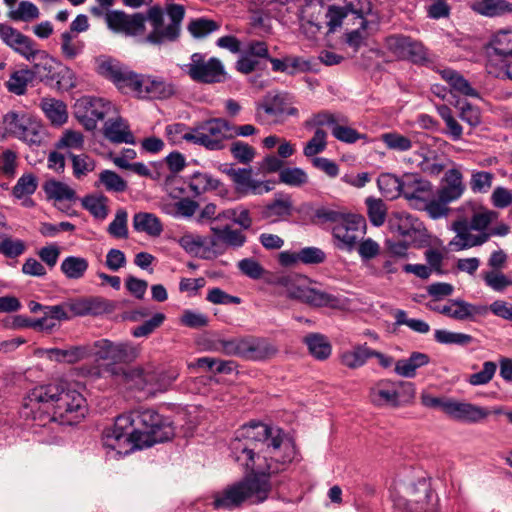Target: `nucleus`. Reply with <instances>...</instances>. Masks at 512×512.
Wrapping results in <instances>:
<instances>
[{
	"mask_svg": "<svg viewBox=\"0 0 512 512\" xmlns=\"http://www.w3.org/2000/svg\"><path fill=\"white\" fill-rule=\"evenodd\" d=\"M283 439L282 429L262 422L251 421L241 426L230 442V455L251 474L215 493L213 508L233 510L244 503L264 502L271 490L269 475L276 472L267 458L280 449Z\"/></svg>",
	"mask_w": 512,
	"mask_h": 512,
	"instance_id": "1",
	"label": "nucleus"
},
{
	"mask_svg": "<svg viewBox=\"0 0 512 512\" xmlns=\"http://www.w3.org/2000/svg\"><path fill=\"white\" fill-rule=\"evenodd\" d=\"M88 412L85 397L66 380H59L31 389L23 399L20 415L38 421L40 426L50 422L74 425Z\"/></svg>",
	"mask_w": 512,
	"mask_h": 512,
	"instance_id": "2",
	"label": "nucleus"
},
{
	"mask_svg": "<svg viewBox=\"0 0 512 512\" xmlns=\"http://www.w3.org/2000/svg\"><path fill=\"white\" fill-rule=\"evenodd\" d=\"M173 436L174 427L168 418L151 408L137 409L115 418L112 429L105 432L103 444L118 453H122L124 446H129L124 452L127 454L134 449L168 441Z\"/></svg>",
	"mask_w": 512,
	"mask_h": 512,
	"instance_id": "3",
	"label": "nucleus"
},
{
	"mask_svg": "<svg viewBox=\"0 0 512 512\" xmlns=\"http://www.w3.org/2000/svg\"><path fill=\"white\" fill-rule=\"evenodd\" d=\"M184 16L183 5L170 3L165 6V9L159 5L151 6L146 16L142 13L129 15L123 11H112L106 15V22L115 32L136 36L144 33L147 20L152 30L146 36V41L153 45H162L179 38Z\"/></svg>",
	"mask_w": 512,
	"mask_h": 512,
	"instance_id": "4",
	"label": "nucleus"
},
{
	"mask_svg": "<svg viewBox=\"0 0 512 512\" xmlns=\"http://www.w3.org/2000/svg\"><path fill=\"white\" fill-rule=\"evenodd\" d=\"M97 72L123 93H133L140 99H168L175 93L174 85L163 77L135 73L111 58L98 59Z\"/></svg>",
	"mask_w": 512,
	"mask_h": 512,
	"instance_id": "5",
	"label": "nucleus"
},
{
	"mask_svg": "<svg viewBox=\"0 0 512 512\" xmlns=\"http://www.w3.org/2000/svg\"><path fill=\"white\" fill-rule=\"evenodd\" d=\"M370 403L382 409H398L410 405L415 398V386L411 382L381 379L369 389Z\"/></svg>",
	"mask_w": 512,
	"mask_h": 512,
	"instance_id": "6",
	"label": "nucleus"
},
{
	"mask_svg": "<svg viewBox=\"0 0 512 512\" xmlns=\"http://www.w3.org/2000/svg\"><path fill=\"white\" fill-rule=\"evenodd\" d=\"M487 56L489 74L512 79V30H502L493 35Z\"/></svg>",
	"mask_w": 512,
	"mask_h": 512,
	"instance_id": "7",
	"label": "nucleus"
},
{
	"mask_svg": "<svg viewBox=\"0 0 512 512\" xmlns=\"http://www.w3.org/2000/svg\"><path fill=\"white\" fill-rule=\"evenodd\" d=\"M219 346L225 355L248 360H262L274 352L265 339L251 335L220 340Z\"/></svg>",
	"mask_w": 512,
	"mask_h": 512,
	"instance_id": "8",
	"label": "nucleus"
},
{
	"mask_svg": "<svg viewBox=\"0 0 512 512\" xmlns=\"http://www.w3.org/2000/svg\"><path fill=\"white\" fill-rule=\"evenodd\" d=\"M230 122L225 118H210L194 127V136H189L192 143L208 151H221L229 140Z\"/></svg>",
	"mask_w": 512,
	"mask_h": 512,
	"instance_id": "9",
	"label": "nucleus"
},
{
	"mask_svg": "<svg viewBox=\"0 0 512 512\" xmlns=\"http://www.w3.org/2000/svg\"><path fill=\"white\" fill-rule=\"evenodd\" d=\"M290 299L313 307L339 308L342 306L339 297L311 287L310 279L301 275L290 274Z\"/></svg>",
	"mask_w": 512,
	"mask_h": 512,
	"instance_id": "10",
	"label": "nucleus"
},
{
	"mask_svg": "<svg viewBox=\"0 0 512 512\" xmlns=\"http://www.w3.org/2000/svg\"><path fill=\"white\" fill-rule=\"evenodd\" d=\"M184 71L192 80L199 83H222L227 79L223 63L215 57L206 58L202 53H193Z\"/></svg>",
	"mask_w": 512,
	"mask_h": 512,
	"instance_id": "11",
	"label": "nucleus"
},
{
	"mask_svg": "<svg viewBox=\"0 0 512 512\" xmlns=\"http://www.w3.org/2000/svg\"><path fill=\"white\" fill-rule=\"evenodd\" d=\"M89 348L90 355L113 364H129L139 355L138 348L129 341L114 342L110 339L102 338L94 341Z\"/></svg>",
	"mask_w": 512,
	"mask_h": 512,
	"instance_id": "12",
	"label": "nucleus"
},
{
	"mask_svg": "<svg viewBox=\"0 0 512 512\" xmlns=\"http://www.w3.org/2000/svg\"><path fill=\"white\" fill-rule=\"evenodd\" d=\"M4 123L18 139L29 145L41 144L43 126L31 114L24 111H10L4 116Z\"/></svg>",
	"mask_w": 512,
	"mask_h": 512,
	"instance_id": "13",
	"label": "nucleus"
},
{
	"mask_svg": "<svg viewBox=\"0 0 512 512\" xmlns=\"http://www.w3.org/2000/svg\"><path fill=\"white\" fill-rule=\"evenodd\" d=\"M366 220L358 214H347L338 224L333 226L332 234L336 246L345 251H352L366 233Z\"/></svg>",
	"mask_w": 512,
	"mask_h": 512,
	"instance_id": "14",
	"label": "nucleus"
},
{
	"mask_svg": "<svg viewBox=\"0 0 512 512\" xmlns=\"http://www.w3.org/2000/svg\"><path fill=\"white\" fill-rule=\"evenodd\" d=\"M386 49L397 59L409 60L415 64L427 61V51L418 41L404 35H391L385 39Z\"/></svg>",
	"mask_w": 512,
	"mask_h": 512,
	"instance_id": "15",
	"label": "nucleus"
},
{
	"mask_svg": "<svg viewBox=\"0 0 512 512\" xmlns=\"http://www.w3.org/2000/svg\"><path fill=\"white\" fill-rule=\"evenodd\" d=\"M402 185V196L414 209L421 210L428 198L434 196V187L431 182L417 173L404 174Z\"/></svg>",
	"mask_w": 512,
	"mask_h": 512,
	"instance_id": "16",
	"label": "nucleus"
},
{
	"mask_svg": "<svg viewBox=\"0 0 512 512\" xmlns=\"http://www.w3.org/2000/svg\"><path fill=\"white\" fill-rule=\"evenodd\" d=\"M113 110V104L100 97H85L78 105L77 117L87 130H94L97 123Z\"/></svg>",
	"mask_w": 512,
	"mask_h": 512,
	"instance_id": "17",
	"label": "nucleus"
},
{
	"mask_svg": "<svg viewBox=\"0 0 512 512\" xmlns=\"http://www.w3.org/2000/svg\"><path fill=\"white\" fill-rule=\"evenodd\" d=\"M323 4L319 0H305L299 20L301 32L310 40H315L322 29Z\"/></svg>",
	"mask_w": 512,
	"mask_h": 512,
	"instance_id": "18",
	"label": "nucleus"
},
{
	"mask_svg": "<svg viewBox=\"0 0 512 512\" xmlns=\"http://www.w3.org/2000/svg\"><path fill=\"white\" fill-rule=\"evenodd\" d=\"M388 225L393 233L411 240L423 237L426 231L424 224L406 211L392 213Z\"/></svg>",
	"mask_w": 512,
	"mask_h": 512,
	"instance_id": "19",
	"label": "nucleus"
},
{
	"mask_svg": "<svg viewBox=\"0 0 512 512\" xmlns=\"http://www.w3.org/2000/svg\"><path fill=\"white\" fill-rule=\"evenodd\" d=\"M419 486H426V483L423 479H419L417 482H415L412 478H399L396 482V487L398 492L402 495L393 496L395 506L405 510L406 512H422L426 505L425 502L407 498L415 495L419 489Z\"/></svg>",
	"mask_w": 512,
	"mask_h": 512,
	"instance_id": "20",
	"label": "nucleus"
},
{
	"mask_svg": "<svg viewBox=\"0 0 512 512\" xmlns=\"http://www.w3.org/2000/svg\"><path fill=\"white\" fill-rule=\"evenodd\" d=\"M429 308L458 321L472 320L486 312V306L473 305L460 299H452L444 305H429Z\"/></svg>",
	"mask_w": 512,
	"mask_h": 512,
	"instance_id": "21",
	"label": "nucleus"
},
{
	"mask_svg": "<svg viewBox=\"0 0 512 512\" xmlns=\"http://www.w3.org/2000/svg\"><path fill=\"white\" fill-rule=\"evenodd\" d=\"M445 414L460 422L478 423L487 418L490 412L484 407L469 402L450 399L446 405Z\"/></svg>",
	"mask_w": 512,
	"mask_h": 512,
	"instance_id": "22",
	"label": "nucleus"
},
{
	"mask_svg": "<svg viewBox=\"0 0 512 512\" xmlns=\"http://www.w3.org/2000/svg\"><path fill=\"white\" fill-rule=\"evenodd\" d=\"M42 352L51 361L67 364H75L90 356V348L85 345L69 346L64 349L47 348Z\"/></svg>",
	"mask_w": 512,
	"mask_h": 512,
	"instance_id": "23",
	"label": "nucleus"
},
{
	"mask_svg": "<svg viewBox=\"0 0 512 512\" xmlns=\"http://www.w3.org/2000/svg\"><path fill=\"white\" fill-rule=\"evenodd\" d=\"M287 108V94L278 91L268 92L263 100L257 104L256 118H260V113L263 111L274 119H277L284 114Z\"/></svg>",
	"mask_w": 512,
	"mask_h": 512,
	"instance_id": "24",
	"label": "nucleus"
},
{
	"mask_svg": "<svg viewBox=\"0 0 512 512\" xmlns=\"http://www.w3.org/2000/svg\"><path fill=\"white\" fill-rule=\"evenodd\" d=\"M446 185L439 191V197L446 200V202H453L459 199L464 191L465 185L463 183V176L459 169H449L445 173Z\"/></svg>",
	"mask_w": 512,
	"mask_h": 512,
	"instance_id": "25",
	"label": "nucleus"
},
{
	"mask_svg": "<svg viewBox=\"0 0 512 512\" xmlns=\"http://www.w3.org/2000/svg\"><path fill=\"white\" fill-rule=\"evenodd\" d=\"M442 79L445 80L450 88L451 92L461 94L466 97L480 98L479 92L471 86L469 81L463 77L459 72L446 68L439 71Z\"/></svg>",
	"mask_w": 512,
	"mask_h": 512,
	"instance_id": "26",
	"label": "nucleus"
},
{
	"mask_svg": "<svg viewBox=\"0 0 512 512\" xmlns=\"http://www.w3.org/2000/svg\"><path fill=\"white\" fill-rule=\"evenodd\" d=\"M177 374L165 372L149 366L147 396H155L158 393L166 392L176 380Z\"/></svg>",
	"mask_w": 512,
	"mask_h": 512,
	"instance_id": "27",
	"label": "nucleus"
},
{
	"mask_svg": "<svg viewBox=\"0 0 512 512\" xmlns=\"http://www.w3.org/2000/svg\"><path fill=\"white\" fill-rule=\"evenodd\" d=\"M370 347L364 344L354 345L351 349L339 353L340 364L349 369H358L364 366L369 359Z\"/></svg>",
	"mask_w": 512,
	"mask_h": 512,
	"instance_id": "28",
	"label": "nucleus"
},
{
	"mask_svg": "<svg viewBox=\"0 0 512 512\" xmlns=\"http://www.w3.org/2000/svg\"><path fill=\"white\" fill-rule=\"evenodd\" d=\"M60 52L67 61H73L80 57L85 50L86 44L79 36L63 31L59 36Z\"/></svg>",
	"mask_w": 512,
	"mask_h": 512,
	"instance_id": "29",
	"label": "nucleus"
},
{
	"mask_svg": "<svg viewBox=\"0 0 512 512\" xmlns=\"http://www.w3.org/2000/svg\"><path fill=\"white\" fill-rule=\"evenodd\" d=\"M133 228L137 232L146 233L151 237H158L163 232L160 219L153 213L138 212L133 216Z\"/></svg>",
	"mask_w": 512,
	"mask_h": 512,
	"instance_id": "30",
	"label": "nucleus"
},
{
	"mask_svg": "<svg viewBox=\"0 0 512 512\" xmlns=\"http://www.w3.org/2000/svg\"><path fill=\"white\" fill-rule=\"evenodd\" d=\"M104 134L113 143H135V138L129 129V125L122 118L107 122Z\"/></svg>",
	"mask_w": 512,
	"mask_h": 512,
	"instance_id": "31",
	"label": "nucleus"
},
{
	"mask_svg": "<svg viewBox=\"0 0 512 512\" xmlns=\"http://www.w3.org/2000/svg\"><path fill=\"white\" fill-rule=\"evenodd\" d=\"M429 363V356L421 352H413L409 358L398 360L395 363L394 371L404 378H413L418 368Z\"/></svg>",
	"mask_w": 512,
	"mask_h": 512,
	"instance_id": "32",
	"label": "nucleus"
},
{
	"mask_svg": "<svg viewBox=\"0 0 512 512\" xmlns=\"http://www.w3.org/2000/svg\"><path fill=\"white\" fill-rule=\"evenodd\" d=\"M109 199L103 194H89L81 199L82 207L96 220L104 221L109 215Z\"/></svg>",
	"mask_w": 512,
	"mask_h": 512,
	"instance_id": "33",
	"label": "nucleus"
},
{
	"mask_svg": "<svg viewBox=\"0 0 512 512\" xmlns=\"http://www.w3.org/2000/svg\"><path fill=\"white\" fill-rule=\"evenodd\" d=\"M310 354L317 360L323 361L330 357L332 346L328 338L320 333H310L304 337Z\"/></svg>",
	"mask_w": 512,
	"mask_h": 512,
	"instance_id": "34",
	"label": "nucleus"
},
{
	"mask_svg": "<svg viewBox=\"0 0 512 512\" xmlns=\"http://www.w3.org/2000/svg\"><path fill=\"white\" fill-rule=\"evenodd\" d=\"M27 61L32 64L29 70L33 78L38 77L41 80L51 78L54 59L46 51L37 48Z\"/></svg>",
	"mask_w": 512,
	"mask_h": 512,
	"instance_id": "35",
	"label": "nucleus"
},
{
	"mask_svg": "<svg viewBox=\"0 0 512 512\" xmlns=\"http://www.w3.org/2000/svg\"><path fill=\"white\" fill-rule=\"evenodd\" d=\"M40 107L53 125L60 126L67 121V107L63 101L55 98H43Z\"/></svg>",
	"mask_w": 512,
	"mask_h": 512,
	"instance_id": "36",
	"label": "nucleus"
},
{
	"mask_svg": "<svg viewBox=\"0 0 512 512\" xmlns=\"http://www.w3.org/2000/svg\"><path fill=\"white\" fill-rule=\"evenodd\" d=\"M89 267V262L81 256H67L60 265V270L69 280H79L84 277Z\"/></svg>",
	"mask_w": 512,
	"mask_h": 512,
	"instance_id": "37",
	"label": "nucleus"
},
{
	"mask_svg": "<svg viewBox=\"0 0 512 512\" xmlns=\"http://www.w3.org/2000/svg\"><path fill=\"white\" fill-rule=\"evenodd\" d=\"M475 11L488 17H497L512 13V3L506 0H475Z\"/></svg>",
	"mask_w": 512,
	"mask_h": 512,
	"instance_id": "38",
	"label": "nucleus"
},
{
	"mask_svg": "<svg viewBox=\"0 0 512 512\" xmlns=\"http://www.w3.org/2000/svg\"><path fill=\"white\" fill-rule=\"evenodd\" d=\"M404 175L398 177L392 173H382L377 179L380 192L389 199H396L402 196Z\"/></svg>",
	"mask_w": 512,
	"mask_h": 512,
	"instance_id": "39",
	"label": "nucleus"
},
{
	"mask_svg": "<svg viewBox=\"0 0 512 512\" xmlns=\"http://www.w3.org/2000/svg\"><path fill=\"white\" fill-rule=\"evenodd\" d=\"M472 207L473 213L470 218V228L479 233L488 232L489 225L498 218V212L474 204Z\"/></svg>",
	"mask_w": 512,
	"mask_h": 512,
	"instance_id": "40",
	"label": "nucleus"
},
{
	"mask_svg": "<svg viewBox=\"0 0 512 512\" xmlns=\"http://www.w3.org/2000/svg\"><path fill=\"white\" fill-rule=\"evenodd\" d=\"M94 186L96 188H100L102 186L110 193H123L128 188L127 182L119 174L107 169L100 172L98 180L95 182Z\"/></svg>",
	"mask_w": 512,
	"mask_h": 512,
	"instance_id": "41",
	"label": "nucleus"
},
{
	"mask_svg": "<svg viewBox=\"0 0 512 512\" xmlns=\"http://www.w3.org/2000/svg\"><path fill=\"white\" fill-rule=\"evenodd\" d=\"M148 373L149 366L147 367H134L123 372V377L126 384L131 389L144 392L147 395L148 389Z\"/></svg>",
	"mask_w": 512,
	"mask_h": 512,
	"instance_id": "42",
	"label": "nucleus"
},
{
	"mask_svg": "<svg viewBox=\"0 0 512 512\" xmlns=\"http://www.w3.org/2000/svg\"><path fill=\"white\" fill-rule=\"evenodd\" d=\"M219 185L220 181L218 179L202 172L193 173L189 181L190 190L195 196H199L209 190H216Z\"/></svg>",
	"mask_w": 512,
	"mask_h": 512,
	"instance_id": "43",
	"label": "nucleus"
},
{
	"mask_svg": "<svg viewBox=\"0 0 512 512\" xmlns=\"http://www.w3.org/2000/svg\"><path fill=\"white\" fill-rule=\"evenodd\" d=\"M486 242L487 236L484 233L472 234L471 230H468L462 235H455L449 242V247L454 251H462L481 246Z\"/></svg>",
	"mask_w": 512,
	"mask_h": 512,
	"instance_id": "44",
	"label": "nucleus"
},
{
	"mask_svg": "<svg viewBox=\"0 0 512 512\" xmlns=\"http://www.w3.org/2000/svg\"><path fill=\"white\" fill-rule=\"evenodd\" d=\"M32 72L29 69H22L13 72L6 82V88L9 92L16 95H24L27 85L33 80Z\"/></svg>",
	"mask_w": 512,
	"mask_h": 512,
	"instance_id": "45",
	"label": "nucleus"
},
{
	"mask_svg": "<svg viewBox=\"0 0 512 512\" xmlns=\"http://www.w3.org/2000/svg\"><path fill=\"white\" fill-rule=\"evenodd\" d=\"M69 158L72 162L73 175L78 180H81L89 173L94 171L96 167L95 160L87 154L76 155L69 153Z\"/></svg>",
	"mask_w": 512,
	"mask_h": 512,
	"instance_id": "46",
	"label": "nucleus"
},
{
	"mask_svg": "<svg viewBox=\"0 0 512 512\" xmlns=\"http://www.w3.org/2000/svg\"><path fill=\"white\" fill-rule=\"evenodd\" d=\"M481 277L485 285L495 292L502 293L512 286V280L501 270L483 271Z\"/></svg>",
	"mask_w": 512,
	"mask_h": 512,
	"instance_id": "47",
	"label": "nucleus"
},
{
	"mask_svg": "<svg viewBox=\"0 0 512 512\" xmlns=\"http://www.w3.org/2000/svg\"><path fill=\"white\" fill-rule=\"evenodd\" d=\"M453 98H455V101H450V103L459 110V117L461 120L472 127L478 126L481 123V113L479 108L471 105L466 101L462 102L454 95Z\"/></svg>",
	"mask_w": 512,
	"mask_h": 512,
	"instance_id": "48",
	"label": "nucleus"
},
{
	"mask_svg": "<svg viewBox=\"0 0 512 512\" xmlns=\"http://www.w3.org/2000/svg\"><path fill=\"white\" fill-rule=\"evenodd\" d=\"M232 177L236 183L247 185L252 188L254 193H263L271 190V186L269 182L266 183H258L251 181V169L238 168L235 169L231 167Z\"/></svg>",
	"mask_w": 512,
	"mask_h": 512,
	"instance_id": "49",
	"label": "nucleus"
},
{
	"mask_svg": "<svg viewBox=\"0 0 512 512\" xmlns=\"http://www.w3.org/2000/svg\"><path fill=\"white\" fill-rule=\"evenodd\" d=\"M434 338L438 343L446 345L467 346L473 342V337L461 332H452L445 329L435 330Z\"/></svg>",
	"mask_w": 512,
	"mask_h": 512,
	"instance_id": "50",
	"label": "nucleus"
},
{
	"mask_svg": "<svg viewBox=\"0 0 512 512\" xmlns=\"http://www.w3.org/2000/svg\"><path fill=\"white\" fill-rule=\"evenodd\" d=\"M45 191L51 198L58 201L73 202L77 199L75 190L63 182L50 181L45 185Z\"/></svg>",
	"mask_w": 512,
	"mask_h": 512,
	"instance_id": "51",
	"label": "nucleus"
},
{
	"mask_svg": "<svg viewBox=\"0 0 512 512\" xmlns=\"http://www.w3.org/2000/svg\"><path fill=\"white\" fill-rule=\"evenodd\" d=\"M325 260V253L317 247H306L299 252L290 253V265L301 262L304 264H319Z\"/></svg>",
	"mask_w": 512,
	"mask_h": 512,
	"instance_id": "52",
	"label": "nucleus"
},
{
	"mask_svg": "<svg viewBox=\"0 0 512 512\" xmlns=\"http://www.w3.org/2000/svg\"><path fill=\"white\" fill-rule=\"evenodd\" d=\"M219 28L218 22L204 17L194 19L188 25V31L194 38H204Z\"/></svg>",
	"mask_w": 512,
	"mask_h": 512,
	"instance_id": "53",
	"label": "nucleus"
},
{
	"mask_svg": "<svg viewBox=\"0 0 512 512\" xmlns=\"http://www.w3.org/2000/svg\"><path fill=\"white\" fill-rule=\"evenodd\" d=\"M128 213L124 208H119L113 221L108 225L107 232L116 239H126L128 237Z\"/></svg>",
	"mask_w": 512,
	"mask_h": 512,
	"instance_id": "54",
	"label": "nucleus"
},
{
	"mask_svg": "<svg viewBox=\"0 0 512 512\" xmlns=\"http://www.w3.org/2000/svg\"><path fill=\"white\" fill-rule=\"evenodd\" d=\"M421 160L418 163L419 169L430 176H438L443 172L446 165L444 162L435 154V152H429L427 154L421 153Z\"/></svg>",
	"mask_w": 512,
	"mask_h": 512,
	"instance_id": "55",
	"label": "nucleus"
},
{
	"mask_svg": "<svg viewBox=\"0 0 512 512\" xmlns=\"http://www.w3.org/2000/svg\"><path fill=\"white\" fill-rule=\"evenodd\" d=\"M367 206V213L370 222L374 226H381L386 219L387 208L385 203L381 199L374 197H368L365 200Z\"/></svg>",
	"mask_w": 512,
	"mask_h": 512,
	"instance_id": "56",
	"label": "nucleus"
},
{
	"mask_svg": "<svg viewBox=\"0 0 512 512\" xmlns=\"http://www.w3.org/2000/svg\"><path fill=\"white\" fill-rule=\"evenodd\" d=\"M230 153L238 163L244 165L250 164L256 156L255 148L240 140L234 141L230 145Z\"/></svg>",
	"mask_w": 512,
	"mask_h": 512,
	"instance_id": "57",
	"label": "nucleus"
},
{
	"mask_svg": "<svg viewBox=\"0 0 512 512\" xmlns=\"http://www.w3.org/2000/svg\"><path fill=\"white\" fill-rule=\"evenodd\" d=\"M265 282L270 286V293L288 297V275L284 272H267Z\"/></svg>",
	"mask_w": 512,
	"mask_h": 512,
	"instance_id": "58",
	"label": "nucleus"
},
{
	"mask_svg": "<svg viewBox=\"0 0 512 512\" xmlns=\"http://www.w3.org/2000/svg\"><path fill=\"white\" fill-rule=\"evenodd\" d=\"M165 135L172 144H179L182 141L192 143L189 136H194V127L189 128L184 123H174L167 125Z\"/></svg>",
	"mask_w": 512,
	"mask_h": 512,
	"instance_id": "59",
	"label": "nucleus"
},
{
	"mask_svg": "<svg viewBox=\"0 0 512 512\" xmlns=\"http://www.w3.org/2000/svg\"><path fill=\"white\" fill-rule=\"evenodd\" d=\"M213 234H219L222 242L231 247H241L246 241L245 235L238 230H232L229 226H211Z\"/></svg>",
	"mask_w": 512,
	"mask_h": 512,
	"instance_id": "60",
	"label": "nucleus"
},
{
	"mask_svg": "<svg viewBox=\"0 0 512 512\" xmlns=\"http://www.w3.org/2000/svg\"><path fill=\"white\" fill-rule=\"evenodd\" d=\"M38 186L36 177L33 174H24L13 187L12 194L17 199L32 195Z\"/></svg>",
	"mask_w": 512,
	"mask_h": 512,
	"instance_id": "61",
	"label": "nucleus"
},
{
	"mask_svg": "<svg viewBox=\"0 0 512 512\" xmlns=\"http://www.w3.org/2000/svg\"><path fill=\"white\" fill-rule=\"evenodd\" d=\"M381 140L390 150L404 152L412 148V141L397 132L384 133L381 135Z\"/></svg>",
	"mask_w": 512,
	"mask_h": 512,
	"instance_id": "62",
	"label": "nucleus"
},
{
	"mask_svg": "<svg viewBox=\"0 0 512 512\" xmlns=\"http://www.w3.org/2000/svg\"><path fill=\"white\" fill-rule=\"evenodd\" d=\"M494 179V175L488 171H473L469 182L474 193H487Z\"/></svg>",
	"mask_w": 512,
	"mask_h": 512,
	"instance_id": "63",
	"label": "nucleus"
},
{
	"mask_svg": "<svg viewBox=\"0 0 512 512\" xmlns=\"http://www.w3.org/2000/svg\"><path fill=\"white\" fill-rule=\"evenodd\" d=\"M179 322L182 326L192 329H199L208 325L209 318L205 313L192 309H186L183 311Z\"/></svg>",
	"mask_w": 512,
	"mask_h": 512,
	"instance_id": "64",
	"label": "nucleus"
}]
</instances>
